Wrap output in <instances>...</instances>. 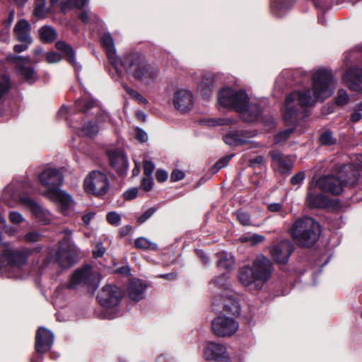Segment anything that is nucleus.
<instances>
[{"instance_id": "nucleus-29", "label": "nucleus", "mask_w": 362, "mask_h": 362, "mask_svg": "<svg viewBox=\"0 0 362 362\" xmlns=\"http://www.w3.org/2000/svg\"><path fill=\"white\" fill-rule=\"evenodd\" d=\"M217 257L216 267L220 269L230 271L234 268L235 259L233 255L226 252L216 254Z\"/></svg>"}, {"instance_id": "nucleus-35", "label": "nucleus", "mask_w": 362, "mask_h": 362, "mask_svg": "<svg viewBox=\"0 0 362 362\" xmlns=\"http://www.w3.org/2000/svg\"><path fill=\"white\" fill-rule=\"evenodd\" d=\"M211 284H215L218 288L222 290H228L230 286L229 276L227 274H222L212 279Z\"/></svg>"}, {"instance_id": "nucleus-5", "label": "nucleus", "mask_w": 362, "mask_h": 362, "mask_svg": "<svg viewBox=\"0 0 362 362\" xmlns=\"http://www.w3.org/2000/svg\"><path fill=\"white\" fill-rule=\"evenodd\" d=\"M334 173L315 179V185L322 191L338 195L342 192L345 185L355 182L358 174L353 164L337 165Z\"/></svg>"}, {"instance_id": "nucleus-36", "label": "nucleus", "mask_w": 362, "mask_h": 362, "mask_svg": "<svg viewBox=\"0 0 362 362\" xmlns=\"http://www.w3.org/2000/svg\"><path fill=\"white\" fill-rule=\"evenodd\" d=\"M320 142L322 146H332L337 143V139L333 136V134L329 130H326L322 132L320 136Z\"/></svg>"}, {"instance_id": "nucleus-56", "label": "nucleus", "mask_w": 362, "mask_h": 362, "mask_svg": "<svg viewBox=\"0 0 362 362\" xmlns=\"http://www.w3.org/2000/svg\"><path fill=\"white\" fill-rule=\"evenodd\" d=\"M136 139L142 143L146 142L148 140V134L143 129L137 128L136 129Z\"/></svg>"}, {"instance_id": "nucleus-40", "label": "nucleus", "mask_w": 362, "mask_h": 362, "mask_svg": "<svg viewBox=\"0 0 362 362\" xmlns=\"http://www.w3.org/2000/svg\"><path fill=\"white\" fill-rule=\"evenodd\" d=\"M42 235L36 230H32L26 233L23 237V240L27 243H35L41 240Z\"/></svg>"}, {"instance_id": "nucleus-24", "label": "nucleus", "mask_w": 362, "mask_h": 362, "mask_svg": "<svg viewBox=\"0 0 362 362\" xmlns=\"http://www.w3.org/2000/svg\"><path fill=\"white\" fill-rule=\"evenodd\" d=\"M7 59L9 62L16 64L19 66V71L23 78L28 81L30 83H32L35 81V71L33 69L30 67L21 66V64L28 62V59L17 55L11 54L7 57Z\"/></svg>"}, {"instance_id": "nucleus-39", "label": "nucleus", "mask_w": 362, "mask_h": 362, "mask_svg": "<svg viewBox=\"0 0 362 362\" xmlns=\"http://www.w3.org/2000/svg\"><path fill=\"white\" fill-rule=\"evenodd\" d=\"M99 132V127L95 124H93V122H88L87 124H84L83 127L81 128V133L83 135L93 137L98 134Z\"/></svg>"}, {"instance_id": "nucleus-53", "label": "nucleus", "mask_w": 362, "mask_h": 362, "mask_svg": "<svg viewBox=\"0 0 362 362\" xmlns=\"http://www.w3.org/2000/svg\"><path fill=\"white\" fill-rule=\"evenodd\" d=\"M122 87L126 93H128L132 98L138 100L140 97L141 94L137 90L130 88L128 85L123 84Z\"/></svg>"}, {"instance_id": "nucleus-57", "label": "nucleus", "mask_w": 362, "mask_h": 362, "mask_svg": "<svg viewBox=\"0 0 362 362\" xmlns=\"http://www.w3.org/2000/svg\"><path fill=\"white\" fill-rule=\"evenodd\" d=\"M105 252V249L101 243L96 245V250L93 252V256L95 258L101 257Z\"/></svg>"}, {"instance_id": "nucleus-41", "label": "nucleus", "mask_w": 362, "mask_h": 362, "mask_svg": "<svg viewBox=\"0 0 362 362\" xmlns=\"http://www.w3.org/2000/svg\"><path fill=\"white\" fill-rule=\"evenodd\" d=\"M336 103L338 105L343 106L349 101V96L344 89H339L335 98Z\"/></svg>"}, {"instance_id": "nucleus-4", "label": "nucleus", "mask_w": 362, "mask_h": 362, "mask_svg": "<svg viewBox=\"0 0 362 362\" xmlns=\"http://www.w3.org/2000/svg\"><path fill=\"white\" fill-rule=\"evenodd\" d=\"M272 272V264L267 257L260 255L253 261L252 266L240 268L238 279L241 284L251 291H257L269 279Z\"/></svg>"}, {"instance_id": "nucleus-43", "label": "nucleus", "mask_w": 362, "mask_h": 362, "mask_svg": "<svg viewBox=\"0 0 362 362\" xmlns=\"http://www.w3.org/2000/svg\"><path fill=\"white\" fill-rule=\"evenodd\" d=\"M106 219L107 222L112 226H118L121 224V216L115 211L107 213Z\"/></svg>"}, {"instance_id": "nucleus-54", "label": "nucleus", "mask_w": 362, "mask_h": 362, "mask_svg": "<svg viewBox=\"0 0 362 362\" xmlns=\"http://www.w3.org/2000/svg\"><path fill=\"white\" fill-rule=\"evenodd\" d=\"M185 177V173L180 170H175L170 175V180L172 182H177L182 180Z\"/></svg>"}, {"instance_id": "nucleus-34", "label": "nucleus", "mask_w": 362, "mask_h": 362, "mask_svg": "<svg viewBox=\"0 0 362 362\" xmlns=\"http://www.w3.org/2000/svg\"><path fill=\"white\" fill-rule=\"evenodd\" d=\"M96 105L93 100L78 99L75 102V110L78 112H86L88 110L93 108Z\"/></svg>"}, {"instance_id": "nucleus-12", "label": "nucleus", "mask_w": 362, "mask_h": 362, "mask_svg": "<svg viewBox=\"0 0 362 362\" xmlns=\"http://www.w3.org/2000/svg\"><path fill=\"white\" fill-rule=\"evenodd\" d=\"M39 180L40 184L46 188L45 194L47 196L60 189L64 176L56 168H47L40 174Z\"/></svg>"}, {"instance_id": "nucleus-2", "label": "nucleus", "mask_w": 362, "mask_h": 362, "mask_svg": "<svg viewBox=\"0 0 362 362\" xmlns=\"http://www.w3.org/2000/svg\"><path fill=\"white\" fill-rule=\"evenodd\" d=\"M112 66L118 76L124 74L127 79L134 80L146 84L150 83L157 76V71L147 62L144 57L139 52H129L118 57Z\"/></svg>"}, {"instance_id": "nucleus-48", "label": "nucleus", "mask_w": 362, "mask_h": 362, "mask_svg": "<svg viewBox=\"0 0 362 362\" xmlns=\"http://www.w3.org/2000/svg\"><path fill=\"white\" fill-rule=\"evenodd\" d=\"M155 165L151 160H144V173L145 176L152 177L153 172L154 171Z\"/></svg>"}, {"instance_id": "nucleus-11", "label": "nucleus", "mask_w": 362, "mask_h": 362, "mask_svg": "<svg viewBox=\"0 0 362 362\" xmlns=\"http://www.w3.org/2000/svg\"><path fill=\"white\" fill-rule=\"evenodd\" d=\"M239 328V323L233 317L219 315L211 322L214 334L218 337H230L234 334Z\"/></svg>"}, {"instance_id": "nucleus-46", "label": "nucleus", "mask_w": 362, "mask_h": 362, "mask_svg": "<svg viewBox=\"0 0 362 362\" xmlns=\"http://www.w3.org/2000/svg\"><path fill=\"white\" fill-rule=\"evenodd\" d=\"M156 209L154 207L149 208L142 215L137 218V221L141 224L146 221L156 212Z\"/></svg>"}, {"instance_id": "nucleus-59", "label": "nucleus", "mask_w": 362, "mask_h": 362, "mask_svg": "<svg viewBox=\"0 0 362 362\" xmlns=\"http://www.w3.org/2000/svg\"><path fill=\"white\" fill-rule=\"evenodd\" d=\"M168 177V173L164 170H158L156 173V180L159 182H165Z\"/></svg>"}, {"instance_id": "nucleus-50", "label": "nucleus", "mask_w": 362, "mask_h": 362, "mask_svg": "<svg viewBox=\"0 0 362 362\" xmlns=\"http://www.w3.org/2000/svg\"><path fill=\"white\" fill-rule=\"evenodd\" d=\"M153 185V181L152 177L146 176L142 179L141 181V187L145 191H150Z\"/></svg>"}, {"instance_id": "nucleus-14", "label": "nucleus", "mask_w": 362, "mask_h": 362, "mask_svg": "<svg viewBox=\"0 0 362 362\" xmlns=\"http://www.w3.org/2000/svg\"><path fill=\"white\" fill-rule=\"evenodd\" d=\"M293 250V243L290 240H284L272 247L270 254L276 263L284 264L288 261Z\"/></svg>"}, {"instance_id": "nucleus-9", "label": "nucleus", "mask_w": 362, "mask_h": 362, "mask_svg": "<svg viewBox=\"0 0 362 362\" xmlns=\"http://www.w3.org/2000/svg\"><path fill=\"white\" fill-rule=\"evenodd\" d=\"M110 182L107 175L100 170H93L85 177L84 190L90 194L102 197L109 190Z\"/></svg>"}, {"instance_id": "nucleus-55", "label": "nucleus", "mask_w": 362, "mask_h": 362, "mask_svg": "<svg viewBox=\"0 0 362 362\" xmlns=\"http://www.w3.org/2000/svg\"><path fill=\"white\" fill-rule=\"evenodd\" d=\"M208 80L207 78H204L201 85H200V87L199 88L201 89V94L205 97L206 98H208L210 97V95H211V87H212V84L211 83L208 86V90H204L203 88L205 86V85L206 84V82L205 81Z\"/></svg>"}, {"instance_id": "nucleus-25", "label": "nucleus", "mask_w": 362, "mask_h": 362, "mask_svg": "<svg viewBox=\"0 0 362 362\" xmlns=\"http://www.w3.org/2000/svg\"><path fill=\"white\" fill-rule=\"evenodd\" d=\"M146 285L141 280L132 281L128 286L129 298L134 301H139L144 298Z\"/></svg>"}, {"instance_id": "nucleus-51", "label": "nucleus", "mask_w": 362, "mask_h": 362, "mask_svg": "<svg viewBox=\"0 0 362 362\" xmlns=\"http://www.w3.org/2000/svg\"><path fill=\"white\" fill-rule=\"evenodd\" d=\"M305 178V174L303 171L299 172L298 173L294 175L291 179V182L293 185H298L303 182V181Z\"/></svg>"}, {"instance_id": "nucleus-8", "label": "nucleus", "mask_w": 362, "mask_h": 362, "mask_svg": "<svg viewBox=\"0 0 362 362\" xmlns=\"http://www.w3.org/2000/svg\"><path fill=\"white\" fill-rule=\"evenodd\" d=\"M63 233L64 237L59 243L54 257L61 267L69 268L76 263L78 248L71 240L72 231L66 228Z\"/></svg>"}, {"instance_id": "nucleus-52", "label": "nucleus", "mask_w": 362, "mask_h": 362, "mask_svg": "<svg viewBox=\"0 0 362 362\" xmlns=\"http://www.w3.org/2000/svg\"><path fill=\"white\" fill-rule=\"evenodd\" d=\"M138 189L134 187L125 191L123 194L124 198L126 200H132L137 197Z\"/></svg>"}, {"instance_id": "nucleus-19", "label": "nucleus", "mask_w": 362, "mask_h": 362, "mask_svg": "<svg viewBox=\"0 0 362 362\" xmlns=\"http://www.w3.org/2000/svg\"><path fill=\"white\" fill-rule=\"evenodd\" d=\"M343 78L350 90L362 92V68H350L344 73Z\"/></svg>"}, {"instance_id": "nucleus-58", "label": "nucleus", "mask_w": 362, "mask_h": 362, "mask_svg": "<svg viewBox=\"0 0 362 362\" xmlns=\"http://www.w3.org/2000/svg\"><path fill=\"white\" fill-rule=\"evenodd\" d=\"M45 6V0H37V6L35 9V16H41L44 11Z\"/></svg>"}, {"instance_id": "nucleus-32", "label": "nucleus", "mask_w": 362, "mask_h": 362, "mask_svg": "<svg viewBox=\"0 0 362 362\" xmlns=\"http://www.w3.org/2000/svg\"><path fill=\"white\" fill-rule=\"evenodd\" d=\"M40 40L45 43H51L57 37L56 30L50 25L42 26L39 30Z\"/></svg>"}, {"instance_id": "nucleus-30", "label": "nucleus", "mask_w": 362, "mask_h": 362, "mask_svg": "<svg viewBox=\"0 0 362 362\" xmlns=\"http://www.w3.org/2000/svg\"><path fill=\"white\" fill-rule=\"evenodd\" d=\"M294 4V0H271V11L276 16H282Z\"/></svg>"}, {"instance_id": "nucleus-16", "label": "nucleus", "mask_w": 362, "mask_h": 362, "mask_svg": "<svg viewBox=\"0 0 362 362\" xmlns=\"http://www.w3.org/2000/svg\"><path fill=\"white\" fill-rule=\"evenodd\" d=\"M54 343L53 333L45 328L40 327L35 337V350L37 354H44L49 351Z\"/></svg>"}, {"instance_id": "nucleus-38", "label": "nucleus", "mask_w": 362, "mask_h": 362, "mask_svg": "<svg viewBox=\"0 0 362 362\" xmlns=\"http://www.w3.org/2000/svg\"><path fill=\"white\" fill-rule=\"evenodd\" d=\"M134 245L136 248L141 250H156L158 248L157 245L151 243L148 239L140 237L135 240Z\"/></svg>"}, {"instance_id": "nucleus-21", "label": "nucleus", "mask_w": 362, "mask_h": 362, "mask_svg": "<svg viewBox=\"0 0 362 362\" xmlns=\"http://www.w3.org/2000/svg\"><path fill=\"white\" fill-rule=\"evenodd\" d=\"M316 187H317V185H315V178H313L307 193V204L310 208H323L327 206V199L324 194L315 192Z\"/></svg>"}, {"instance_id": "nucleus-62", "label": "nucleus", "mask_w": 362, "mask_h": 362, "mask_svg": "<svg viewBox=\"0 0 362 362\" xmlns=\"http://www.w3.org/2000/svg\"><path fill=\"white\" fill-rule=\"evenodd\" d=\"M361 111H362V110H359L356 105L354 113L351 115V120L354 122H357L362 119V113Z\"/></svg>"}, {"instance_id": "nucleus-22", "label": "nucleus", "mask_w": 362, "mask_h": 362, "mask_svg": "<svg viewBox=\"0 0 362 362\" xmlns=\"http://www.w3.org/2000/svg\"><path fill=\"white\" fill-rule=\"evenodd\" d=\"M243 131H231L226 133L223 136L224 142L230 146H238L247 144L250 142L249 139L254 136L255 134H250Z\"/></svg>"}, {"instance_id": "nucleus-17", "label": "nucleus", "mask_w": 362, "mask_h": 362, "mask_svg": "<svg viewBox=\"0 0 362 362\" xmlns=\"http://www.w3.org/2000/svg\"><path fill=\"white\" fill-rule=\"evenodd\" d=\"M193 103V95L189 90L180 89L175 93L173 105L177 110L186 112L192 109Z\"/></svg>"}, {"instance_id": "nucleus-20", "label": "nucleus", "mask_w": 362, "mask_h": 362, "mask_svg": "<svg viewBox=\"0 0 362 362\" xmlns=\"http://www.w3.org/2000/svg\"><path fill=\"white\" fill-rule=\"evenodd\" d=\"M107 155L110 165L120 175H124L128 168V161L124 153L118 149L108 150Z\"/></svg>"}, {"instance_id": "nucleus-60", "label": "nucleus", "mask_w": 362, "mask_h": 362, "mask_svg": "<svg viewBox=\"0 0 362 362\" xmlns=\"http://www.w3.org/2000/svg\"><path fill=\"white\" fill-rule=\"evenodd\" d=\"M264 239L265 238L263 235L259 234H254L247 238V240L250 241L254 245L263 242Z\"/></svg>"}, {"instance_id": "nucleus-6", "label": "nucleus", "mask_w": 362, "mask_h": 362, "mask_svg": "<svg viewBox=\"0 0 362 362\" xmlns=\"http://www.w3.org/2000/svg\"><path fill=\"white\" fill-rule=\"evenodd\" d=\"M42 250V246L32 249L23 247L18 250L6 247L0 253V272L8 278L21 277V267L25 264L28 258L33 253H38Z\"/></svg>"}, {"instance_id": "nucleus-37", "label": "nucleus", "mask_w": 362, "mask_h": 362, "mask_svg": "<svg viewBox=\"0 0 362 362\" xmlns=\"http://www.w3.org/2000/svg\"><path fill=\"white\" fill-rule=\"evenodd\" d=\"M11 80L6 75L0 76V99L5 97L11 89Z\"/></svg>"}, {"instance_id": "nucleus-26", "label": "nucleus", "mask_w": 362, "mask_h": 362, "mask_svg": "<svg viewBox=\"0 0 362 362\" xmlns=\"http://www.w3.org/2000/svg\"><path fill=\"white\" fill-rule=\"evenodd\" d=\"M100 42L105 48L110 62L115 64V60L119 57L116 55V49L113 38L110 33H104L100 38Z\"/></svg>"}, {"instance_id": "nucleus-64", "label": "nucleus", "mask_w": 362, "mask_h": 362, "mask_svg": "<svg viewBox=\"0 0 362 362\" xmlns=\"http://www.w3.org/2000/svg\"><path fill=\"white\" fill-rule=\"evenodd\" d=\"M29 45L30 44H26V43H23L21 45H16L14 46L13 49L16 52L20 53V52H22L28 49Z\"/></svg>"}, {"instance_id": "nucleus-63", "label": "nucleus", "mask_w": 362, "mask_h": 362, "mask_svg": "<svg viewBox=\"0 0 362 362\" xmlns=\"http://www.w3.org/2000/svg\"><path fill=\"white\" fill-rule=\"evenodd\" d=\"M4 227L5 228V232L10 236H14L18 233V230L13 226H9L6 224Z\"/></svg>"}, {"instance_id": "nucleus-13", "label": "nucleus", "mask_w": 362, "mask_h": 362, "mask_svg": "<svg viewBox=\"0 0 362 362\" xmlns=\"http://www.w3.org/2000/svg\"><path fill=\"white\" fill-rule=\"evenodd\" d=\"M122 298V290L117 286L110 284L105 286L97 296L99 303L105 308L118 305Z\"/></svg>"}, {"instance_id": "nucleus-27", "label": "nucleus", "mask_w": 362, "mask_h": 362, "mask_svg": "<svg viewBox=\"0 0 362 362\" xmlns=\"http://www.w3.org/2000/svg\"><path fill=\"white\" fill-rule=\"evenodd\" d=\"M56 48L64 52L66 57V60L71 64L75 69H81V66L76 62L75 58V52L72 47L66 43L64 41L59 40L55 44Z\"/></svg>"}, {"instance_id": "nucleus-3", "label": "nucleus", "mask_w": 362, "mask_h": 362, "mask_svg": "<svg viewBox=\"0 0 362 362\" xmlns=\"http://www.w3.org/2000/svg\"><path fill=\"white\" fill-rule=\"evenodd\" d=\"M218 103L222 107L238 112L245 122H253L258 119L262 110L257 103H250L245 90L225 88L218 93Z\"/></svg>"}, {"instance_id": "nucleus-15", "label": "nucleus", "mask_w": 362, "mask_h": 362, "mask_svg": "<svg viewBox=\"0 0 362 362\" xmlns=\"http://www.w3.org/2000/svg\"><path fill=\"white\" fill-rule=\"evenodd\" d=\"M204 357L207 361L229 362L228 354L224 345L213 341L208 342L204 348Z\"/></svg>"}, {"instance_id": "nucleus-28", "label": "nucleus", "mask_w": 362, "mask_h": 362, "mask_svg": "<svg viewBox=\"0 0 362 362\" xmlns=\"http://www.w3.org/2000/svg\"><path fill=\"white\" fill-rule=\"evenodd\" d=\"M47 197L54 202L59 204L63 211H66L73 203L71 196L60 189L47 195Z\"/></svg>"}, {"instance_id": "nucleus-18", "label": "nucleus", "mask_w": 362, "mask_h": 362, "mask_svg": "<svg viewBox=\"0 0 362 362\" xmlns=\"http://www.w3.org/2000/svg\"><path fill=\"white\" fill-rule=\"evenodd\" d=\"M272 165L281 174L289 173L293 167V161L289 156H284L282 152L273 150L269 152Z\"/></svg>"}, {"instance_id": "nucleus-44", "label": "nucleus", "mask_w": 362, "mask_h": 362, "mask_svg": "<svg viewBox=\"0 0 362 362\" xmlns=\"http://www.w3.org/2000/svg\"><path fill=\"white\" fill-rule=\"evenodd\" d=\"M8 218L10 222L16 225L20 224L25 221L22 214L17 211H11L8 214Z\"/></svg>"}, {"instance_id": "nucleus-10", "label": "nucleus", "mask_w": 362, "mask_h": 362, "mask_svg": "<svg viewBox=\"0 0 362 362\" xmlns=\"http://www.w3.org/2000/svg\"><path fill=\"white\" fill-rule=\"evenodd\" d=\"M100 274L97 271H93L91 267L86 266L77 269L71 276L67 287L75 288L80 284L86 285L90 290L95 291L99 286Z\"/></svg>"}, {"instance_id": "nucleus-45", "label": "nucleus", "mask_w": 362, "mask_h": 362, "mask_svg": "<svg viewBox=\"0 0 362 362\" xmlns=\"http://www.w3.org/2000/svg\"><path fill=\"white\" fill-rule=\"evenodd\" d=\"M232 156H227L224 158L220 159L216 163V164L213 166V170L214 173H217L221 168L227 165L229 160L231 159Z\"/></svg>"}, {"instance_id": "nucleus-1", "label": "nucleus", "mask_w": 362, "mask_h": 362, "mask_svg": "<svg viewBox=\"0 0 362 362\" xmlns=\"http://www.w3.org/2000/svg\"><path fill=\"white\" fill-rule=\"evenodd\" d=\"M337 83L332 70L328 68H319L312 76V91L303 88L291 93L285 100L284 119L287 125H292L276 134L274 138L275 144L286 141L299 127L302 133L306 129L305 124L300 127L303 119L308 117V109L313 107L316 101H323L334 93Z\"/></svg>"}, {"instance_id": "nucleus-49", "label": "nucleus", "mask_w": 362, "mask_h": 362, "mask_svg": "<svg viewBox=\"0 0 362 362\" xmlns=\"http://www.w3.org/2000/svg\"><path fill=\"white\" fill-rule=\"evenodd\" d=\"M62 59V56L56 52H48L46 54V60L48 63H57Z\"/></svg>"}, {"instance_id": "nucleus-23", "label": "nucleus", "mask_w": 362, "mask_h": 362, "mask_svg": "<svg viewBox=\"0 0 362 362\" xmlns=\"http://www.w3.org/2000/svg\"><path fill=\"white\" fill-rule=\"evenodd\" d=\"M31 26L25 19H21L16 24L13 32L16 40L22 43L31 44Z\"/></svg>"}, {"instance_id": "nucleus-42", "label": "nucleus", "mask_w": 362, "mask_h": 362, "mask_svg": "<svg viewBox=\"0 0 362 362\" xmlns=\"http://www.w3.org/2000/svg\"><path fill=\"white\" fill-rule=\"evenodd\" d=\"M235 216L238 221L243 226L250 225L251 218L250 214L244 211L239 210L235 212Z\"/></svg>"}, {"instance_id": "nucleus-61", "label": "nucleus", "mask_w": 362, "mask_h": 362, "mask_svg": "<svg viewBox=\"0 0 362 362\" xmlns=\"http://www.w3.org/2000/svg\"><path fill=\"white\" fill-rule=\"evenodd\" d=\"M283 209L281 203H271L268 204V209L272 212H280Z\"/></svg>"}, {"instance_id": "nucleus-33", "label": "nucleus", "mask_w": 362, "mask_h": 362, "mask_svg": "<svg viewBox=\"0 0 362 362\" xmlns=\"http://www.w3.org/2000/svg\"><path fill=\"white\" fill-rule=\"evenodd\" d=\"M20 202L24 206L28 208L33 213L37 215L42 211L41 206L33 199L29 197H22Z\"/></svg>"}, {"instance_id": "nucleus-47", "label": "nucleus", "mask_w": 362, "mask_h": 362, "mask_svg": "<svg viewBox=\"0 0 362 362\" xmlns=\"http://www.w3.org/2000/svg\"><path fill=\"white\" fill-rule=\"evenodd\" d=\"M231 123V120L225 118H220L217 119H211L207 121V124L209 126L215 127V126H223L227 125Z\"/></svg>"}, {"instance_id": "nucleus-31", "label": "nucleus", "mask_w": 362, "mask_h": 362, "mask_svg": "<svg viewBox=\"0 0 362 362\" xmlns=\"http://www.w3.org/2000/svg\"><path fill=\"white\" fill-rule=\"evenodd\" d=\"M223 306L226 312L231 313L233 315H239L240 313V306L238 300L233 295L222 296Z\"/></svg>"}, {"instance_id": "nucleus-7", "label": "nucleus", "mask_w": 362, "mask_h": 362, "mask_svg": "<svg viewBox=\"0 0 362 362\" xmlns=\"http://www.w3.org/2000/svg\"><path fill=\"white\" fill-rule=\"evenodd\" d=\"M290 232L298 245L310 247L318 240L321 228L320 223L313 218L305 216L293 223Z\"/></svg>"}]
</instances>
